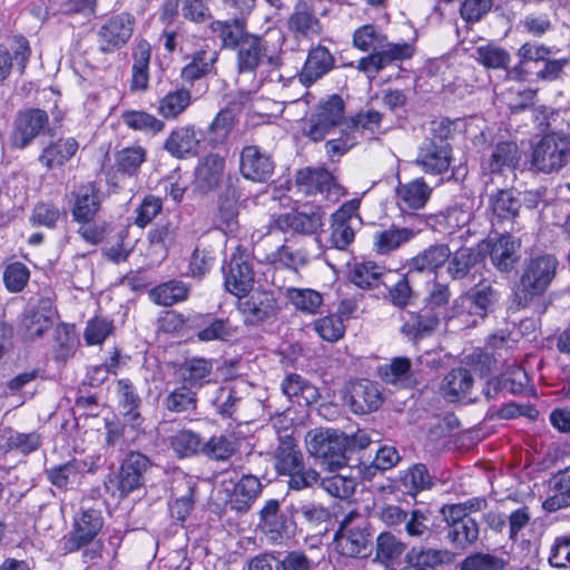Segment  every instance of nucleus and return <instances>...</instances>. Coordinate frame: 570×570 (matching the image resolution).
Instances as JSON below:
<instances>
[{
	"label": "nucleus",
	"instance_id": "f257e3e1",
	"mask_svg": "<svg viewBox=\"0 0 570 570\" xmlns=\"http://www.w3.org/2000/svg\"><path fill=\"white\" fill-rule=\"evenodd\" d=\"M552 48L544 43L524 42L518 50V62L508 70V77L518 82L533 80L552 83L563 81L569 59L552 58Z\"/></svg>",
	"mask_w": 570,
	"mask_h": 570
},
{
	"label": "nucleus",
	"instance_id": "f03ea898",
	"mask_svg": "<svg viewBox=\"0 0 570 570\" xmlns=\"http://www.w3.org/2000/svg\"><path fill=\"white\" fill-rule=\"evenodd\" d=\"M104 200L101 185L96 180L82 181L70 193L72 222L79 225V236L90 245L102 243L109 233V225L106 222L96 223Z\"/></svg>",
	"mask_w": 570,
	"mask_h": 570
},
{
	"label": "nucleus",
	"instance_id": "7ed1b4c3",
	"mask_svg": "<svg viewBox=\"0 0 570 570\" xmlns=\"http://www.w3.org/2000/svg\"><path fill=\"white\" fill-rule=\"evenodd\" d=\"M559 262L552 254H538L525 259L512 288L517 309L539 305L557 276Z\"/></svg>",
	"mask_w": 570,
	"mask_h": 570
},
{
	"label": "nucleus",
	"instance_id": "20e7f679",
	"mask_svg": "<svg viewBox=\"0 0 570 570\" xmlns=\"http://www.w3.org/2000/svg\"><path fill=\"white\" fill-rule=\"evenodd\" d=\"M286 37L278 27H268L262 33L250 32L234 50L238 75H255L264 65L279 66Z\"/></svg>",
	"mask_w": 570,
	"mask_h": 570
},
{
	"label": "nucleus",
	"instance_id": "39448f33",
	"mask_svg": "<svg viewBox=\"0 0 570 570\" xmlns=\"http://www.w3.org/2000/svg\"><path fill=\"white\" fill-rule=\"evenodd\" d=\"M183 60L187 62L179 71L180 81L196 86L210 75H217L219 50L213 48L205 38L197 35L186 36L179 46Z\"/></svg>",
	"mask_w": 570,
	"mask_h": 570
},
{
	"label": "nucleus",
	"instance_id": "423d86ee",
	"mask_svg": "<svg viewBox=\"0 0 570 570\" xmlns=\"http://www.w3.org/2000/svg\"><path fill=\"white\" fill-rule=\"evenodd\" d=\"M274 466L278 474L289 478L288 488L295 491L311 488L320 480L316 470L305 468L303 453L291 435L279 440L274 454Z\"/></svg>",
	"mask_w": 570,
	"mask_h": 570
},
{
	"label": "nucleus",
	"instance_id": "0eeeda50",
	"mask_svg": "<svg viewBox=\"0 0 570 570\" xmlns=\"http://www.w3.org/2000/svg\"><path fill=\"white\" fill-rule=\"evenodd\" d=\"M570 163V134L563 130L542 135L532 146L530 169L544 175L558 174Z\"/></svg>",
	"mask_w": 570,
	"mask_h": 570
},
{
	"label": "nucleus",
	"instance_id": "6e6552de",
	"mask_svg": "<svg viewBox=\"0 0 570 570\" xmlns=\"http://www.w3.org/2000/svg\"><path fill=\"white\" fill-rule=\"evenodd\" d=\"M335 550L348 558H366L372 551V531L367 520L356 510L346 513L334 535Z\"/></svg>",
	"mask_w": 570,
	"mask_h": 570
},
{
	"label": "nucleus",
	"instance_id": "1a4fd4ad",
	"mask_svg": "<svg viewBox=\"0 0 570 570\" xmlns=\"http://www.w3.org/2000/svg\"><path fill=\"white\" fill-rule=\"evenodd\" d=\"M305 446L309 456L320 461L328 471L347 464L348 435L337 430L315 429L307 432Z\"/></svg>",
	"mask_w": 570,
	"mask_h": 570
},
{
	"label": "nucleus",
	"instance_id": "9d476101",
	"mask_svg": "<svg viewBox=\"0 0 570 570\" xmlns=\"http://www.w3.org/2000/svg\"><path fill=\"white\" fill-rule=\"evenodd\" d=\"M346 104L338 94L322 98L303 127V136L312 142L324 141L325 138L345 122Z\"/></svg>",
	"mask_w": 570,
	"mask_h": 570
},
{
	"label": "nucleus",
	"instance_id": "9b49d317",
	"mask_svg": "<svg viewBox=\"0 0 570 570\" xmlns=\"http://www.w3.org/2000/svg\"><path fill=\"white\" fill-rule=\"evenodd\" d=\"M499 294L491 285L478 283L454 298V311L464 327H473L494 311Z\"/></svg>",
	"mask_w": 570,
	"mask_h": 570
},
{
	"label": "nucleus",
	"instance_id": "f8f14e48",
	"mask_svg": "<svg viewBox=\"0 0 570 570\" xmlns=\"http://www.w3.org/2000/svg\"><path fill=\"white\" fill-rule=\"evenodd\" d=\"M136 18L128 11L109 16L96 31L98 51L114 55L121 51L134 36Z\"/></svg>",
	"mask_w": 570,
	"mask_h": 570
},
{
	"label": "nucleus",
	"instance_id": "ddd939ff",
	"mask_svg": "<svg viewBox=\"0 0 570 570\" xmlns=\"http://www.w3.org/2000/svg\"><path fill=\"white\" fill-rule=\"evenodd\" d=\"M42 134L52 135L48 112L35 107L20 109L14 116L9 142L12 148L23 150Z\"/></svg>",
	"mask_w": 570,
	"mask_h": 570
},
{
	"label": "nucleus",
	"instance_id": "4468645a",
	"mask_svg": "<svg viewBox=\"0 0 570 570\" xmlns=\"http://www.w3.org/2000/svg\"><path fill=\"white\" fill-rule=\"evenodd\" d=\"M361 200L353 198L344 202L330 217L328 244L332 248L346 250L355 239L356 226L361 223L358 213Z\"/></svg>",
	"mask_w": 570,
	"mask_h": 570
},
{
	"label": "nucleus",
	"instance_id": "2eb2a0df",
	"mask_svg": "<svg viewBox=\"0 0 570 570\" xmlns=\"http://www.w3.org/2000/svg\"><path fill=\"white\" fill-rule=\"evenodd\" d=\"M148 151L141 145L126 146L115 153V163L107 173V184L112 188H122L126 180L137 179Z\"/></svg>",
	"mask_w": 570,
	"mask_h": 570
},
{
	"label": "nucleus",
	"instance_id": "dca6fc26",
	"mask_svg": "<svg viewBox=\"0 0 570 570\" xmlns=\"http://www.w3.org/2000/svg\"><path fill=\"white\" fill-rule=\"evenodd\" d=\"M205 140L204 132L194 124L174 127L163 144V149L178 160L197 157Z\"/></svg>",
	"mask_w": 570,
	"mask_h": 570
},
{
	"label": "nucleus",
	"instance_id": "f3484780",
	"mask_svg": "<svg viewBox=\"0 0 570 570\" xmlns=\"http://www.w3.org/2000/svg\"><path fill=\"white\" fill-rule=\"evenodd\" d=\"M255 272L253 264L240 246L230 255L227 268L224 269V285L228 293L242 298L253 289Z\"/></svg>",
	"mask_w": 570,
	"mask_h": 570
},
{
	"label": "nucleus",
	"instance_id": "a211bd4d",
	"mask_svg": "<svg viewBox=\"0 0 570 570\" xmlns=\"http://www.w3.org/2000/svg\"><path fill=\"white\" fill-rule=\"evenodd\" d=\"M452 154L453 149L450 142L425 139L419 148L414 163L426 175H443L451 167Z\"/></svg>",
	"mask_w": 570,
	"mask_h": 570
},
{
	"label": "nucleus",
	"instance_id": "6ab92c4d",
	"mask_svg": "<svg viewBox=\"0 0 570 570\" xmlns=\"http://www.w3.org/2000/svg\"><path fill=\"white\" fill-rule=\"evenodd\" d=\"M275 163L272 155L257 145H246L239 156V171L250 181L265 183L274 174Z\"/></svg>",
	"mask_w": 570,
	"mask_h": 570
},
{
	"label": "nucleus",
	"instance_id": "aec40b11",
	"mask_svg": "<svg viewBox=\"0 0 570 570\" xmlns=\"http://www.w3.org/2000/svg\"><path fill=\"white\" fill-rule=\"evenodd\" d=\"M287 29L296 39H313L323 32L315 0H296L287 18Z\"/></svg>",
	"mask_w": 570,
	"mask_h": 570
},
{
	"label": "nucleus",
	"instance_id": "412c9836",
	"mask_svg": "<svg viewBox=\"0 0 570 570\" xmlns=\"http://www.w3.org/2000/svg\"><path fill=\"white\" fill-rule=\"evenodd\" d=\"M522 150L512 139H500L491 145L490 154L481 160V167L491 175H502L520 166Z\"/></svg>",
	"mask_w": 570,
	"mask_h": 570
},
{
	"label": "nucleus",
	"instance_id": "4be33fe9",
	"mask_svg": "<svg viewBox=\"0 0 570 570\" xmlns=\"http://www.w3.org/2000/svg\"><path fill=\"white\" fill-rule=\"evenodd\" d=\"M335 68V58L331 50L321 43L312 46L301 71L297 73L299 83L309 88Z\"/></svg>",
	"mask_w": 570,
	"mask_h": 570
},
{
	"label": "nucleus",
	"instance_id": "5701e85b",
	"mask_svg": "<svg viewBox=\"0 0 570 570\" xmlns=\"http://www.w3.org/2000/svg\"><path fill=\"white\" fill-rule=\"evenodd\" d=\"M325 212L321 206L312 207L309 213L292 210L278 215L274 219V227L281 232L292 230L303 235H314L322 232Z\"/></svg>",
	"mask_w": 570,
	"mask_h": 570
},
{
	"label": "nucleus",
	"instance_id": "b1692460",
	"mask_svg": "<svg viewBox=\"0 0 570 570\" xmlns=\"http://www.w3.org/2000/svg\"><path fill=\"white\" fill-rule=\"evenodd\" d=\"M12 40V51L0 46V85H3L11 76L14 62L20 76L24 75L32 56L30 41L23 35H14Z\"/></svg>",
	"mask_w": 570,
	"mask_h": 570
},
{
	"label": "nucleus",
	"instance_id": "393cba45",
	"mask_svg": "<svg viewBox=\"0 0 570 570\" xmlns=\"http://www.w3.org/2000/svg\"><path fill=\"white\" fill-rule=\"evenodd\" d=\"M151 466L149 459L138 452H130L120 465L117 476L119 497H127L145 483V474Z\"/></svg>",
	"mask_w": 570,
	"mask_h": 570
},
{
	"label": "nucleus",
	"instance_id": "a878e982",
	"mask_svg": "<svg viewBox=\"0 0 570 570\" xmlns=\"http://www.w3.org/2000/svg\"><path fill=\"white\" fill-rule=\"evenodd\" d=\"M131 70L129 89L131 92H145L149 88L153 46L146 38L136 39L131 47Z\"/></svg>",
	"mask_w": 570,
	"mask_h": 570
},
{
	"label": "nucleus",
	"instance_id": "bb28decb",
	"mask_svg": "<svg viewBox=\"0 0 570 570\" xmlns=\"http://www.w3.org/2000/svg\"><path fill=\"white\" fill-rule=\"evenodd\" d=\"M208 29L219 41L220 48L234 51L239 43L252 32L248 29V18L234 16L227 19H213Z\"/></svg>",
	"mask_w": 570,
	"mask_h": 570
},
{
	"label": "nucleus",
	"instance_id": "cd10ccee",
	"mask_svg": "<svg viewBox=\"0 0 570 570\" xmlns=\"http://www.w3.org/2000/svg\"><path fill=\"white\" fill-rule=\"evenodd\" d=\"M55 314L51 301L40 298L38 304L24 313L20 321L23 337L29 341L42 337L52 328Z\"/></svg>",
	"mask_w": 570,
	"mask_h": 570
},
{
	"label": "nucleus",
	"instance_id": "c85d7f7f",
	"mask_svg": "<svg viewBox=\"0 0 570 570\" xmlns=\"http://www.w3.org/2000/svg\"><path fill=\"white\" fill-rule=\"evenodd\" d=\"M225 157L218 153H208L204 156L194 170L195 188L202 194L217 189L225 171Z\"/></svg>",
	"mask_w": 570,
	"mask_h": 570
},
{
	"label": "nucleus",
	"instance_id": "c756f323",
	"mask_svg": "<svg viewBox=\"0 0 570 570\" xmlns=\"http://www.w3.org/2000/svg\"><path fill=\"white\" fill-rule=\"evenodd\" d=\"M520 209L521 202L512 188H498L489 195L488 212L492 225L513 223Z\"/></svg>",
	"mask_w": 570,
	"mask_h": 570
},
{
	"label": "nucleus",
	"instance_id": "7c9ffc66",
	"mask_svg": "<svg viewBox=\"0 0 570 570\" xmlns=\"http://www.w3.org/2000/svg\"><path fill=\"white\" fill-rule=\"evenodd\" d=\"M297 189L304 195H326L338 187L335 176L325 167H304L295 176Z\"/></svg>",
	"mask_w": 570,
	"mask_h": 570
},
{
	"label": "nucleus",
	"instance_id": "2f4dec72",
	"mask_svg": "<svg viewBox=\"0 0 570 570\" xmlns=\"http://www.w3.org/2000/svg\"><path fill=\"white\" fill-rule=\"evenodd\" d=\"M104 524L101 513L89 509L75 518L73 529L69 534L67 547L69 551H77L92 542Z\"/></svg>",
	"mask_w": 570,
	"mask_h": 570
},
{
	"label": "nucleus",
	"instance_id": "473e14b6",
	"mask_svg": "<svg viewBox=\"0 0 570 570\" xmlns=\"http://www.w3.org/2000/svg\"><path fill=\"white\" fill-rule=\"evenodd\" d=\"M275 299L267 291H255L238 298L237 309L245 324L256 325L265 322L274 311Z\"/></svg>",
	"mask_w": 570,
	"mask_h": 570
},
{
	"label": "nucleus",
	"instance_id": "72a5a7b5",
	"mask_svg": "<svg viewBox=\"0 0 570 570\" xmlns=\"http://www.w3.org/2000/svg\"><path fill=\"white\" fill-rule=\"evenodd\" d=\"M452 291L448 283L433 282L423 298L424 309L440 322L449 323L459 320L454 311V299L451 303Z\"/></svg>",
	"mask_w": 570,
	"mask_h": 570
},
{
	"label": "nucleus",
	"instance_id": "f704fd0d",
	"mask_svg": "<svg viewBox=\"0 0 570 570\" xmlns=\"http://www.w3.org/2000/svg\"><path fill=\"white\" fill-rule=\"evenodd\" d=\"M78 149L79 142L75 137H59L41 149L37 160L46 170H52L63 167Z\"/></svg>",
	"mask_w": 570,
	"mask_h": 570
},
{
	"label": "nucleus",
	"instance_id": "c9c22d12",
	"mask_svg": "<svg viewBox=\"0 0 570 570\" xmlns=\"http://www.w3.org/2000/svg\"><path fill=\"white\" fill-rule=\"evenodd\" d=\"M421 230L420 227H400L396 224H392L389 228L374 233L373 250L379 255H389L414 239Z\"/></svg>",
	"mask_w": 570,
	"mask_h": 570
},
{
	"label": "nucleus",
	"instance_id": "e433bc0d",
	"mask_svg": "<svg viewBox=\"0 0 570 570\" xmlns=\"http://www.w3.org/2000/svg\"><path fill=\"white\" fill-rule=\"evenodd\" d=\"M376 374L382 382L397 389H412L416 383L412 361L407 356L392 357L390 363L376 367Z\"/></svg>",
	"mask_w": 570,
	"mask_h": 570
},
{
	"label": "nucleus",
	"instance_id": "4c0bfd02",
	"mask_svg": "<svg viewBox=\"0 0 570 570\" xmlns=\"http://www.w3.org/2000/svg\"><path fill=\"white\" fill-rule=\"evenodd\" d=\"M450 247L444 243L429 245L416 255L406 261L409 273H436L449 259Z\"/></svg>",
	"mask_w": 570,
	"mask_h": 570
},
{
	"label": "nucleus",
	"instance_id": "58836bf2",
	"mask_svg": "<svg viewBox=\"0 0 570 570\" xmlns=\"http://www.w3.org/2000/svg\"><path fill=\"white\" fill-rule=\"evenodd\" d=\"M432 195V188L423 177H416L407 183L399 181L395 188L396 205L401 210H417L423 208Z\"/></svg>",
	"mask_w": 570,
	"mask_h": 570
},
{
	"label": "nucleus",
	"instance_id": "ea45409f",
	"mask_svg": "<svg viewBox=\"0 0 570 570\" xmlns=\"http://www.w3.org/2000/svg\"><path fill=\"white\" fill-rule=\"evenodd\" d=\"M193 89L194 86L181 82L158 100L157 114L163 120H176L189 108L193 102Z\"/></svg>",
	"mask_w": 570,
	"mask_h": 570
},
{
	"label": "nucleus",
	"instance_id": "a19ab883",
	"mask_svg": "<svg viewBox=\"0 0 570 570\" xmlns=\"http://www.w3.org/2000/svg\"><path fill=\"white\" fill-rule=\"evenodd\" d=\"M177 238V227L170 220L155 224L146 235L147 254L155 259L164 261Z\"/></svg>",
	"mask_w": 570,
	"mask_h": 570
},
{
	"label": "nucleus",
	"instance_id": "79ce46f5",
	"mask_svg": "<svg viewBox=\"0 0 570 570\" xmlns=\"http://www.w3.org/2000/svg\"><path fill=\"white\" fill-rule=\"evenodd\" d=\"M535 392L530 385V376L521 365H510L495 377L487 382L490 392Z\"/></svg>",
	"mask_w": 570,
	"mask_h": 570
},
{
	"label": "nucleus",
	"instance_id": "37998d69",
	"mask_svg": "<svg viewBox=\"0 0 570 570\" xmlns=\"http://www.w3.org/2000/svg\"><path fill=\"white\" fill-rule=\"evenodd\" d=\"M191 287L189 284L171 278L155 285L148 293L149 299L163 307H171L189 299Z\"/></svg>",
	"mask_w": 570,
	"mask_h": 570
},
{
	"label": "nucleus",
	"instance_id": "c03bdc74",
	"mask_svg": "<svg viewBox=\"0 0 570 570\" xmlns=\"http://www.w3.org/2000/svg\"><path fill=\"white\" fill-rule=\"evenodd\" d=\"M385 266L371 259L356 262L348 271V281L362 291H373L384 285Z\"/></svg>",
	"mask_w": 570,
	"mask_h": 570
},
{
	"label": "nucleus",
	"instance_id": "a18cd8bd",
	"mask_svg": "<svg viewBox=\"0 0 570 570\" xmlns=\"http://www.w3.org/2000/svg\"><path fill=\"white\" fill-rule=\"evenodd\" d=\"M484 261V253L478 248L461 246L446 261V272L451 279L459 281L465 278L471 271Z\"/></svg>",
	"mask_w": 570,
	"mask_h": 570
},
{
	"label": "nucleus",
	"instance_id": "49530a36",
	"mask_svg": "<svg viewBox=\"0 0 570 570\" xmlns=\"http://www.w3.org/2000/svg\"><path fill=\"white\" fill-rule=\"evenodd\" d=\"M213 370L212 362L203 357H191L181 363L177 375L181 382V390L191 391L200 389L209 381L208 376Z\"/></svg>",
	"mask_w": 570,
	"mask_h": 570
},
{
	"label": "nucleus",
	"instance_id": "de8ad7c7",
	"mask_svg": "<svg viewBox=\"0 0 570 570\" xmlns=\"http://www.w3.org/2000/svg\"><path fill=\"white\" fill-rule=\"evenodd\" d=\"M519 245L509 234H501L498 238L488 244L489 255L492 264L500 272H510L519 259L517 248Z\"/></svg>",
	"mask_w": 570,
	"mask_h": 570
},
{
	"label": "nucleus",
	"instance_id": "09e8293b",
	"mask_svg": "<svg viewBox=\"0 0 570 570\" xmlns=\"http://www.w3.org/2000/svg\"><path fill=\"white\" fill-rule=\"evenodd\" d=\"M236 124L237 117L232 108L225 107L220 109L207 127L206 144L213 148L225 145Z\"/></svg>",
	"mask_w": 570,
	"mask_h": 570
},
{
	"label": "nucleus",
	"instance_id": "8fccbe9b",
	"mask_svg": "<svg viewBox=\"0 0 570 570\" xmlns=\"http://www.w3.org/2000/svg\"><path fill=\"white\" fill-rule=\"evenodd\" d=\"M551 494L542 502L547 512L570 507V466L558 471L549 481Z\"/></svg>",
	"mask_w": 570,
	"mask_h": 570
},
{
	"label": "nucleus",
	"instance_id": "3c124183",
	"mask_svg": "<svg viewBox=\"0 0 570 570\" xmlns=\"http://www.w3.org/2000/svg\"><path fill=\"white\" fill-rule=\"evenodd\" d=\"M441 322L424 309V306L417 312H409L407 318L401 326V333L406 337L417 341L431 336L440 326Z\"/></svg>",
	"mask_w": 570,
	"mask_h": 570
},
{
	"label": "nucleus",
	"instance_id": "603ef678",
	"mask_svg": "<svg viewBox=\"0 0 570 570\" xmlns=\"http://www.w3.org/2000/svg\"><path fill=\"white\" fill-rule=\"evenodd\" d=\"M122 124L132 131L155 137L163 132L166 124L163 119L146 111L137 109H125L120 115Z\"/></svg>",
	"mask_w": 570,
	"mask_h": 570
},
{
	"label": "nucleus",
	"instance_id": "864d4df0",
	"mask_svg": "<svg viewBox=\"0 0 570 570\" xmlns=\"http://www.w3.org/2000/svg\"><path fill=\"white\" fill-rule=\"evenodd\" d=\"M411 275L412 273L406 268L394 284L390 286L384 284L386 292L383 294V301L401 311L414 304L419 295L410 282Z\"/></svg>",
	"mask_w": 570,
	"mask_h": 570
},
{
	"label": "nucleus",
	"instance_id": "5fc2aeb1",
	"mask_svg": "<svg viewBox=\"0 0 570 570\" xmlns=\"http://www.w3.org/2000/svg\"><path fill=\"white\" fill-rule=\"evenodd\" d=\"M262 484L254 475H244L235 485L230 494V508L237 512H246L258 497Z\"/></svg>",
	"mask_w": 570,
	"mask_h": 570
},
{
	"label": "nucleus",
	"instance_id": "6e6d98bb",
	"mask_svg": "<svg viewBox=\"0 0 570 570\" xmlns=\"http://www.w3.org/2000/svg\"><path fill=\"white\" fill-rule=\"evenodd\" d=\"M238 332V327L234 325L228 317H215L208 315L207 323L204 328L196 332L199 342H232Z\"/></svg>",
	"mask_w": 570,
	"mask_h": 570
},
{
	"label": "nucleus",
	"instance_id": "4d7b16f0",
	"mask_svg": "<svg viewBox=\"0 0 570 570\" xmlns=\"http://www.w3.org/2000/svg\"><path fill=\"white\" fill-rule=\"evenodd\" d=\"M406 544L390 531L381 532L375 540L374 561L389 566L405 552Z\"/></svg>",
	"mask_w": 570,
	"mask_h": 570
},
{
	"label": "nucleus",
	"instance_id": "13d9d810",
	"mask_svg": "<svg viewBox=\"0 0 570 570\" xmlns=\"http://www.w3.org/2000/svg\"><path fill=\"white\" fill-rule=\"evenodd\" d=\"M285 297L296 311L315 315L323 305V295L313 288L287 287Z\"/></svg>",
	"mask_w": 570,
	"mask_h": 570
},
{
	"label": "nucleus",
	"instance_id": "bf43d9fd",
	"mask_svg": "<svg viewBox=\"0 0 570 570\" xmlns=\"http://www.w3.org/2000/svg\"><path fill=\"white\" fill-rule=\"evenodd\" d=\"M405 534L410 539L425 540L433 533L431 512L426 508L413 509L406 513V521L403 523Z\"/></svg>",
	"mask_w": 570,
	"mask_h": 570
},
{
	"label": "nucleus",
	"instance_id": "052dcab7",
	"mask_svg": "<svg viewBox=\"0 0 570 570\" xmlns=\"http://www.w3.org/2000/svg\"><path fill=\"white\" fill-rule=\"evenodd\" d=\"M219 228L233 230L238 225V196L235 188L228 187L217 199Z\"/></svg>",
	"mask_w": 570,
	"mask_h": 570
},
{
	"label": "nucleus",
	"instance_id": "680f3d73",
	"mask_svg": "<svg viewBox=\"0 0 570 570\" xmlns=\"http://www.w3.org/2000/svg\"><path fill=\"white\" fill-rule=\"evenodd\" d=\"M385 40L386 35L374 23L362 24L352 35L353 47L362 52L380 50Z\"/></svg>",
	"mask_w": 570,
	"mask_h": 570
},
{
	"label": "nucleus",
	"instance_id": "e2e57ef3",
	"mask_svg": "<svg viewBox=\"0 0 570 570\" xmlns=\"http://www.w3.org/2000/svg\"><path fill=\"white\" fill-rule=\"evenodd\" d=\"M475 53V60L485 69H502L507 71L510 69L511 55L501 46L489 42L476 47Z\"/></svg>",
	"mask_w": 570,
	"mask_h": 570
},
{
	"label": "nucleus",
	"instance_id": "0e129e2a",
	"mask_svg": "<svg viewBox=\"0 0 570 570\" xmlns=\"http://www.w3.org/2000/svg\"><path fill=\"white\" fill-rule=\"evenodd\" d=\"M31 277L29 267L20 262L14 261L6 264L2 271V283L6 291L10 294L23 292L28 286Z\"/></svg>",
	"mask_w": 570,
	"mask_h": 570
},
{
	"label": "nucleus",
	"instance_id": "69168bd1",
	"mask_svg": "<svg viewBox=\"0 0 570 570\" xmlns=\"http://www.w3.org/2000/svg\"><path fill=\"white\" fill-rule=\"evenodd\" d=\"M61 215L62 213L55 202L39 200L33 205L28 220L32 227L56 229Z\"/></svg>",
	"mask_w": 570,
	"mask_h": 570
},
{
	"label": "nucleus",
	"instance_id": "338daca9",
	"mask_svg": "<svg viewBox=\"0 0 570 570\" xmlns=\"http://www.w3.org/2000/svg\"><path fill=\"white\" fill-rule=\"evenodd\" d=\"M79 345L73 326L61 323L55 332L53 357L57 362H67L75 355Z\"/></svg>",
	"mask_w": 570,
	"mask_h": 570
},
{
	"label": "nucleus",
	"instance_id": "774afa93",
	"mask_svg": "<svg viewBox=\"0 0 570 570\" xmlns=\"http://www.w3.org/2000/svg\"><path fill=\"white\" fill-rule=\"evenodd\" d=\"M443 562V553L435 549H412L406 554V564L401 570H436Z\"/></svg>",
	"mask_w": 570,
	"mask_h": 570
}]
</instances>
